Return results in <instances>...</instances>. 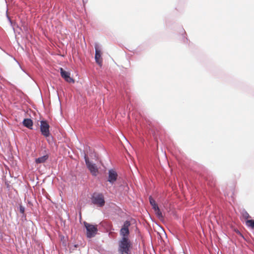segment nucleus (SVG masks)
I'll return each mask as SVG.
<instances>
[{"label": "nucleus", "mask_w": 254, "mask_h": 254, "mask_svg": "<svg viewBox=\"0 0 254 254\" xmlns=\"http://www.w3.org/2000/svg\"><path fill=\"white\" fill-rule=\"evenodd\" d=\"M131 243L128 239L124 238L119 242L118 251L120 254H130Z\"/></svg>", "instance_id": "obj_1"}, {"label": "nucleus", "mask_w": 254, "mask_h": 254, "mask_svg": "<svg viewBox=\"0 0 254 254\" xmlns=\"http://www.w3.org/2000/svg\"><path fill=\"white\" fill-rule=\"evenodd\" d=\"M84 224L87 231V237L89 238L94 237L98 231L97 226L90 224L85 222L84 223Z\"/></svg>", "instance_id": "obj_2"}, {"label": "nucleus", "mask_w": 254, "mask_h": 254, "mask_svg": "<svg viewBox=\"0 0 254 254\" xmlns=\"http://www.w3.org/2000/svg\"><path fill=\"white\" fill-rule=\"evenodd\" d=\"M92 201L93 204L100 207H102L105 204L104 196L101 193L94 194L92 197Z\"/></svg>", "instance_id": "obj_3"}, {"label": "nucleus", "mask_w": 254, "mask_h": 254, "mask_svg": "<svg viewBox=\"0 0 254 254\" xmlns=\"http://www.w3.org/2000/svg\"><path fill=\"white\" fill-rule=\"evenodd\" d=\"M84 159L87 168L90 170L92 175L96 176L98 173V170L95 164L91 163L88 159L87 155H84Z\"/></svg>", "instance_id": "obj_4"}, {"label": "nucleus", "mask_w": 254, "mask_h": 254, "mask_svg": "<svg viewBox=\"0 0 254 254\" xmlns=\"http://www.w3.org/2000/svg\"><path fill=\"white\" fill-rule=\"evenodd\" d=\"M130 226V222L129 221H126L124 222V224L120 230V235L122 236V239H123L124 238L128 239V236L129 234L128 228Z\"/></svg>", "instance_id": "obj_5"}, {"label": "nucleus", "mask_w": 254, "mask_h": 254, "mask_svg": "<svg viewBox=\"0 0 254 254\" xmlns=\"http://www.w3.org/2000/svg\"><path fill=\"white\" fill-rule=\"evenodd\" d=\"M40 130L42 134L45 137L49 136V127L50 126L48 123L45 121H41Z\"/></svg>", "instance_id": "obj_6"}, {"label": "nucleus", "mask_w": 254, "mask_h": 254, "mask_svg": "<svg viewBox=\"0 0 254 254\" xmlns=\"http://www.w3.org/2000/svg\"><path fill=\"white\" fill-rule=\"evenodd\" d=\"M61 76L67 82L74 83V80L70 76V73L64 70L63 68H60Z\"/></svg>", "instance_id": "obj_7"}, {"label": "nucleus", "mask_w": 254, "mask_h": 254, "mask_svg": "<svg viewBox=\"0 0 254 254\" xmlns=\"http://www.w3.org/2000/svg\"><path fill=\"white\" fill-rule=\"evenodd\" d=\"M108 174L109 176L108 181L113 184L116 181L118 177V174L115 170L112 169L109 171Z\"/></svg>", "instance_id": "obj_8"}, {"label": "nucleus", "mask_w": 254, "mask_h": 254, "mask_svg": "<svg viewBox=\"0 0 254 254\" xmlns=\"http://www.w3.org/2000/svg\"><path fill=\"white\" fill-rule=\"evenodd\" d=\"M95 59L96 62L101 66L102 65V58L101 57V52L97 46L95 47Z\"/></svg>", "instance_id": "obj_9"}, {"label": "nucleus", "mask_w": 254, "mask_h": 254, "mask_svg": "<svg viewBox=\"0 0 254 254\" xmlns=\"http://www.w3.org/2000/svg\"><path fill=\"white\" fill-rule=\"evenodd\" d=\"M23 124L25 127L31 129L33 126V122L30 119H25L23 121Z\"/></svg>", "instance_id": "obj_10"}, {"label": "nucleus", "mask_w": 254, "mask_h": 254, "mask_svg": "<svg viewBox=\"0 0 254 254\" xmlns=\"http://www.w3.org/2000/svg\"><path fill=\"white\" fill-rule=\"evenodd\" d=\"M49 156L48 155H46L43 156L42 157H39L35 160V162L37 164L43 163L45 162L48 159Z\"/></svg>", "instance_id": "obj_11"}, {"label": "nucleus", "mask_w": 254, "mask_h": 254, "mask_svg": "<svg viewBox=\"0 0 254 254\" xmlns=\"http://www.w3.org/2000/svg\"><path fill=\"white\" fill-rule=\"evenodd\" d=\"M155 211V213L157 215V216L159 218H163V215H162V212H161V211L160 210L158 206L153 208Z\"/></svg>", "instance_id": "obj_12"}, {"label": "nucleus", "mask_w": 254, "mask_h": 254, "mask_svg": "<svg viewBox=\"0 0 254 254\" xmlns=\"http://www.w3.org/2000/svg\"><path fill=\"white\" fill-rule=\"evenodd\" d=\"M246 224L248 227L252 228H254V220H248L246 221Z\"/></svg>", "instance_id": "obj_13"}, {"label": "nucleus", "mask_w": 254, "mask_h": 254, "mask_svg": "<svg viewBox=\"0 0 254 254\" xmlns=\"http://www.w3.org/2000/svg\"><path fill=\"white\" fill-rule=\"evenodd\" d=\"M149 201L153 208L158 206L155 202V201L151 196L149 197Z\"/></svg>", "instance_id": "obj_14"}, {"label": "nucleus", "mask_w": 254, "mask_h": 254, "mask_svg": "<svg viewBox=\"0 0 254 254\" xmlns=\"http://www.w3.org/2000/svg\"><path fill=\"white\" fill-rule=\"evenodd\" d=\"M242 214L243 218L245 219H248L251 217L249 213L245 210L243 211Z\"/></svg>", "instance_id": "obj_15"}, {"label": "nucleus", "mask_w": 254, "mask_h": 254, "mask_svg": "<svg viewBox=\"0 0 254 254\" xmlns=\"http://www.w3.org/2000/svg\"><path fill=\"white\" fill-rule=\"evenodd\" d=\"M24 211H25L24 207L23 206L20 205L19 207V212L22 214H24Z\"/></svg>", "instance_id": "obj_16"}]
</instances>
